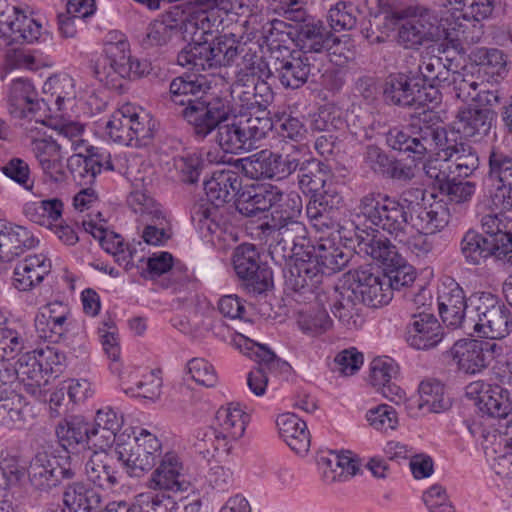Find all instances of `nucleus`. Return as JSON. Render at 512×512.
Returning a JSON list of instances; mask_svg holds the SVG:
<instances>
[{
  "mask_svg": "<svg viewBox=\"0 0 512 512\" xmlns=\"http://www.w3.org/2000/svg\"><path fill=\"white\" fill-rule=\"evenodd\" d=\"M211 90V82L203 75L179 76L169 85L170 100L183 106L180 115L197 140L216 132L234 114L230 100Z\"/></svg>",
  "mask_w": 512,
  "mask_h": 512,
  "instance_id": "nucleus-1",
  "label": "nucleus"
},
{
  "mask_svg": "<svg viewBox=\"0 0 512 512\" xmlns=\"http://www.w3.org/2000/svg\"><path fill=\"white\" fill-rule=\"evenodd\" d=\"M210 36L212 33L196 24L190 42L178 53V64L197 71L235 64L241 42L228 35L215 37L210 41Z\"/></svg>",
  "mask_w": 512,
  "mask_h": 512,
  "instance_id": "nucleus-2",
  "label": "nucleus"
},
{
  "mask_svg": "<svg viewBox=\"0 0 512 512\" xmlns=\"http://www.w3.org/2000/svg\"><path fill=\"white\" fill-rule=\"evenodd\" d=\"M413 118L418 119L422 125L411 124L404 128L394 127L386 133V144L394 151H398L413 161H422L429 152L440 150L446 143L447 130L439 125L431 124L435 113L423 109Z\"/></svg>",
  "mask_w": 512,
  "mask_h": 512,
  "instance_id": "nucleus-3",
  "label": "nucleus"
},
{
  "mask_svg": "<svg viewBox=\"0 0 512 512\" xmlns=\"http://www.w3.org/2000/svg\"><path fill=\"white\" fill-rule=\"evenodd\" d=\"M405 192L400 199L381 192H370L360 199L361 214L372 225L403 241L411 218L410 200Z\"/></svg>",
  "mask_w": 512,
  "mask_h": 512,
  "instance_id": "nucleus-4",
  "label": "nucleus"
},
{
  "mask_svg": "<svg viewBox=\"0 0 512 512\" xmlns=\"http://www.w3.org/2000/svg\"><path fill=\"white\" fill-rule=\"evenodd\" d=\"M390 18L397 25V43L404 49L419 50L439 37V26L432 11L424 6L394 10Z\"/></svg>",
  "mask_w": 512,
  "mask_h": 512,
  "instance_id": "nucleus-5",
  "label": "nucleus"
},
{
  "mask_svg": "<svg viewBox=\"0 0 512 512\" xmlns=\"http://www.w3.org/2000/svg\"><path fill=\"white\" fill-rule=\"evenodd\" d=\"M232 116L233 121L220 124L215 135L216 143L225 153L238 154L250 150L274 127L272 119L267 116Z\"/></svg>",
  "mask_w": 512,
  "mask_h": 512,
  "instance_id": "nucleus-6",
  "label": "nucleus"
},
{
  "mask_svg": "<svg viewBox=\"0 0 512 512\" xmlns=\"http://www.w3.org/2000/svg\"><path fill=\"white\" fill-rule=\"evenodd\" d=\"M272 67L276 78L285 88L302 87L309 78L316 81L324 68L323 58L302 55L288 47L276 45L272 48Z\"/></svg>",
  "mask_w": 512,
  "mask_h": 512,
  "instance_id": "nucleus-7",
  "label": "nucleus"
},
{
  "mask_svg": "<svg viewBox=\"0 0 512 512\" xmlns=\"http://www.w3.org/2000/svg\"><path fill=\"white\" fill-rule=\"evenodd\" d=\"M115 453L129 476L141 477L155 466L162 454V444L155 435L142 429L138 436L117 443Z\"/></svg>",
  "mask_w": 512,
  "mask_h": 512,
  "instance_id": "nucleus-8",
  "label": "nucleus"
},
{
  "mask_svg": "<svg viewBox=\"0 0 512 512\" xmlns=\"http://www.w3.org/2000/svg\"><path fill=\"white\" fill-rule=\"evenodd\" d=\"M77 462L66 452L65 455L38 452L31 459L28 477L31 485L38 490L48 491L76 477Z\"/></svg>",
  "mask_w": 512,
  "mask_h": 512,
  "instance_id": "nucleus-9",
  "label": "nucleus"
},
{
  "mask_svg": "<svg viewBox=\"0 0 512 512\" xmlns=\"http://www.w3.org/2000/svg\"><path fill=\"white\" fill-rule=\"evenodd\" d=\"M512 360H507L499 367V380L502 385H489L477 381L469 384L466 387V395L475 400V404L479 410L489 417L493 418H506L512 413V388L502 382V369L507 363Z\"/></svg>",
  "mask_w": 512,
  "mask_h": 512,
  "instance_id": "nucleus-10",
  "label": "nucleus"
},
{
  "mask_svg": "<svg viewBox=\"0 0 512 512\" xmlns=\"http://www.w3.org/2000/svg\"><path fill=\"white\" fill-rule=\"evenodd\" d=\"M233 266L237 276L254 294L265 292L272 284V271L260 261L259 253L252 244H242L236 248Z\"/></svg>",
  "mask_w": 512,
  "mask_h": 512,
  "instance_id": "nucleus-11",
  "label": "nucleus"
},
{
  "mask_svg": "<svg viewBox=\"0 0 512 512\" xmlns=\"http://www.w3.org/2000/svg\"><path fill=\"white\" fill-rule=\"evenodd\" d=\"M127 203L134 213L140 215L141 221L146 223L142 233L143 240L149 245H164L170 235L165 227V216L155 200L145 192L136 190L129 194Z\"/></svg>",
  "mask_w": 512,
  "mask_h": 512,
  "instance_id": "nucleus-12",
  "label": "nucleus"
},
{
  "mask_svg": "<svg viewBox=\"0 0 512 512\" xmlns=\"http://www.w3.org/2000/svg\"><path fill=\"white\" fill-rule=\"evenodd\" d=\"M231 95L241 115L267 116L268 106L273 102L272 88L264 80L254 82L253 78L238 76L231 86Z\"/></svg>",
  "mask_w": 512,
  "mask_h": 512,
  "instance_id": "nucleus-13",
  "label": "nucleus"
},
{
  "mask_svg": "<svg viewBox=\"0 0 512 512\" xmlns=\"http://www.w3.org/2000/svg\"><path fill=\"white\" fill-rule=\"evenodd\" d=\"M345 278L344 284L353 290L360 304L377 308L392 299L391 289L386 286L383 277L373 273L370 268L349 270Z\"/></svg>",
  "mask_w": 512,
  "mask_h": 512,
  "instance_id": "nucleus-14",
  "label": "nucleus"
},
{
  "mask_svg": "<svg viewBox=\"0 0 512 512\" xmlns=\"http://www.w3.org/2000/svg\"><path fill=\"white\" fill-rule=\"evenodd\" d=\"M423 79L416 73H396L389 75L383 87L384 102L400 108L422 106Z\"/></svg>",
  "mask_w": 512,
  "mask_h": 512,
  "instance_id": "nucleus-15",
  "label": "nucleus"
},
{
  "mask_svg": "<svg viewBox=\"0 0 512 512\" xmlns=\"http://www.w3.org/2000/svg\"><path fill=\"white\" fill-rule=\"evenodd\" d=\"M504 246L502 240L498 245L497 240L469 230L460 242V251L468 265L479 266L492 257L512 265V251L504 249Z\"/></svg>",
  "mask_w": 512,
  "mask_h": 512,
  "instance_id": "nucleus-16",
  "label": "nucleus"
},
{
  "mask_svg": "<svg viewBox=\"0 0 512 512\" xmlns=\"http://www.w3.org/2000/svg\"><path fill=\"white\" fill-rule=\"evenodd\" d=\"M243 345L247 350L253 351L257 359V366L248 373L247 385L253 394L263 396L268 384L267 372L289 368V364L277 357L268 347L241 336L239 346Z\"/></svg>",
  "mask_w": 512,
  "mask_h": 512,
  "instance_id": "nucleus-17",
  "label": "nucleus"
},
{
  "mask_svg": "<svg viewBox=\"0 0 512 512\" xmlns=\"http://www.w3.org/2000/svg\"><path fill=\"white\" fill-rule=\"evenodd\" d=\"M495 348L496 344L481 340L461 339L456 341L446 354L459 371L465 374H475L487 367V353L493 352Z\"/></svg>",
  "mask_w": 512,
  "mask_h": 512,
  "instance_id": "nucleus-18",
  "label": "nucleus"
},
{
  "mask_svg": "<svg viewBox=\"0 0 512 512\" xmlns=\"http://www.w3.org/2000/svg\"><path fill=\"white\" fill-rule=\"evenodd\" d=\"M444 332L437 318L426 312L413 314L406 326L407 343L419 350H428L437 346L443 339Z\"/></svg>",
  "mask_w": 512,
  "mask_h": 512,
  "instance_id": "nucleus-19",
  "label": "nucleus"
},
{
  "mask_svg": "<svg viewBox=\"0 0 512 512\" xmlns=\"http://www.w3.org/2000/svg\"><path fill=\"white\" fill-rule=\"evenodd\" d=\"M196 24L197 22L193 20H177L171 15L164 16L149 24L140 44L144 49L163 46L179 35H183V39L188 40L193 35Z\"/></svg>",
  "mask_w": 512,
  "mask_h": 512,
  "instance_id": "nucleus-20",
  "label": "nucleus"
},
{
  "mask_svg": "<svg viewBox=\"0 0 512 512\" xmlns=\"http://www.w3.org/2000/svg\"><path fill=\"white\" fill-rule=\"evenodd\" d=\"M310 255L298 257L284 270L287 289L300 294H314L322 283L323 274Z\"/></svg>",
  "mask_w": 512,
  "mask_h": 512,
  "instance_id": "nucleus-21",
  "label": "nucleus"
},
{
  "mask_svg": "<svg viewBox=\"0 0 512 512\" xmlns=\"http://www.w3.org/2000/svg\"><path fill=\"white\" fill-rule=\"evenodd\" d=\"M183 471L184 468L179 457L168 452L161 458L159 465L151 474L149 487L171 492L187 491L190 482Z\"/></svg>",
  "mask_w": 512,
  "mask_h": 512,
  "instance_id": "nucleus-22",
  "label": "nucleus"
},
{
  "mask_svg": "<svg viewBox=\"0 0 512 512\" xmlns=\"http://www.w3.org/2000/svg\"><path fill=\"white\" fill-rule=\"evenodd\" d=\"M495 116L490 108L464 107L458 110L453 127L462 137L479 141L489 134Z\"/></svg>",
  "mask_w": 512,
  "mask_h": 512,
  "instance_id": "nucleus-23",
  "label": "nucleus"
},
{
  "mask_svg": "<svg viewBox=\"0 0 512 512\" xmlns=\"http://www.w3.org/2000/svg\"><path fill=\"white\" fill-rule=\"evenodd\" d=\"M294 41L302 55L309 53L323 54L339 43L320 21L302 23L294 27Z\"/></svg>",
  "mask_w": 512,
  "mask_h": 512,
  "instance_id": "nucleus-24",
  "label": "nucleus"
},
{
  "mask_svg": "<svg viewBox=\"0 0 512 512\" xmlns=\"http://www.w3.org/2000/svg\"><path fill=\"white\" fill-rule=\"evenodd\" d=\"M438 310L444 324L458 328L468 323L469 297L458 283H452L438 296Z\"/></svg>",
  "mask_w": 512,
  "mask_h": 512,
  "instance_id": "nucleus-25",
  "label": "nucleus"
},
{
  "mask_svg": "<svg viewBox=\"0 0 512 512\" xmlns=\"http://www.w3.org/2000/svg\"><path fill=\"white\" fill-rule=\"evenodd\" d=\"M70 312L63 302L54 301L44 305L35 318V327L40 336L51 341H58L69 329Z\"/></svg>",
  "mask_w": 512,
  "mask_h": 512,
  "instance_id": "nucleus-26",
  "label": "nucleus"
},
{
  "mask_svg": "<svg viewBox=\"0 0 512 512\" xmlns=\"http://www.w3.org/2000/svg\"><path fill=\"white\" fill-rule=\"evenodd\" d=\"M242 178L238 172L219 170L204 181L207 200L215 207H221L233 200L241 191Z\"/></svg>",
  "mask_w": 512,
  "mask_h": 512,
  "instance_id": "nucleus-27",
  "label": "nucleus"
},
{
  "mask_svg": "<svg viewBox=\"0 0 512 512\" xmlns=\"http://www.w3.org/2000/svg\"><path fill=\"white\" fill-rule=\"evenodd\" d=\"M37 244L38 240L23 226L9 224L0 227V261L2 262L13 261Z\"/></svg>",
  "mask_w": 512,
  "mask_h": 512,
  "instance_id": "nucleus-28",
  "label": "nucleus"
},
{
  "mask_svg": "<svg viewBox=\"0 0 512 512\" xmlns=\"http://www.w3.org/2000/svg\"><path fill=\"white\" fill-rule=\"evenodd\" d=\"M50 101L49 98L37 99V93L30 81L16 79L12 82L9 93V112L16 118L34 116L40 109L41 103Z\"/></svg>",
  "mask_w": 512,
  "mask_h": 512,
  "instance_id": "nucleus-29",
  "label": "nucleus"
},
{
  "mask_svg": "<svg viewBox=\"0 0 512 512\" xmlns=\"http://www.w3.org/2000/svg\"><path fill=\"white\" fill-rule=\"evenodd\" d=\"M85 474L87 484L96 489H112L119 484L113 457L107 452L93 451L85 464Z\"/></svg>",
  "mask_w": 512,
  "mask_h": 512,
  "instance_id": "nucleus-30",
  "label": "nucleus"
},
{
  "mask_svg": "<svg viewBox=\"0 0 512 512\" xmlns=\"http://www.w3.org/2000/svg\"><path fill=\"white\" fill-rule=\"evenodd\" d=\"M332 300L331 311L342 325L349 329L361 327V304L350 287L344 283L335 286Z\"/></svg>",
  "mask_w": 512,
  "mask_h": 512,
  "instance_id": "nucleus-31",
  "label": "nucleus"
},
{
  "mask_svg": "<svg viewBox=\"0 0 512 512\" xmlns=\"http://www.w3.org/2000/svg\"><path fill=\"white\" fill-rule=\"evenodd\" d=\"M63 503L69 512H100L101 493L82 481L69 483L63 492Z\"/></svg>",
  "mask_w": 512,
  "mask_h": 512,
  "instance_id": "nucleus-32",
  "label": "nucleus"
},
{
  "mask_svg": "<svg viewBox=\"0 0 512 512\" xmlns=\"http://www.w3.org/2000/svg\"><path fill=\"white\" fill-rule=\"evenodd\" d=\"M43 36L41 24L23 14L17 15L14 20H0V38L5 45L34 43Z\"/></svg>",
  "mask_w": 512,
  "mask_h": 512,
  "instance_id": "nucleus-33",
  "label": "nucleus"
},
{
  "mask_svg": "<svg viewBox=\"0 0 512 512\" xmlns=\"http://www.w3.org/2000/svg\"><path fill=\"white\" fill-rule=\"evenodd\" d=\"M419 398L410 401L407 409L412 411L417 408L423 413H442L452 406L451 398L446 394L444 385L438 380H424L419 385Z\"/></svg>",
  "mask_w": 512,
  "mask_h": 512,
  "instance_id": "nucleus-34",
  "label": "nucleus"
},
{
  "mask_svg": "<svg viewBox=\"0 0 512 512\" xmlns=\"http://www.w3.org/2000/svg\"><path fill=\"white\" fill-rule=\"evenodd\" d=\"M307 253L323 275L342 270L350 259V253L330 239L321 240L317 245L310 244Z\"/></svg>",
  "mask_w": 512,
  "mask_h": 512,
  "instance_id": "nucleus-35",
  "label": "nucleus"
},
{
  "mask_svg": "<svg viewBox=\"0 0 512 512\" xmlns=\"http://www.w3.org/2000/svg\"><path fill=\"white\" fill-rule=\"evenodd\" d=\"M356 252L365 254L373 260L378 261L383 267L392 263L393 259L399 255L396 247L391 241L383 236L376 234V231L368 232L361 230L355 236Z\"/></svg>",
  "mask_w": 512,
  "mask_h": 512,
  "instance_id": "nucleus-36",
  "label": "nucleus"
},
{
  "mask_svg": "<svg viewBox=\"0 0 512 512\" xmlns=\"http://www.w3.org/2000/svg\"><path fill=\"white\" fill-rule=\"evenodd\" d=\"M50 268L51 264L44 255L27 256L14 269L13 285L19 291H28L43 281Z\"/></svg>",
  "mask_w": 512,
  "mask_h": 512,
  "instance_id": "nucleus-37",
  "label": "nucleus"
},
{
  "mask_svg": "<svg viewBox=\"0 0 512 512\" xmlns=\"http://www.w3.org/2000/svg\"><path fill=\"white\" fill-rule=\"evenodd\" d=\"M439 151L455 166L460 177H469L479 168L480 160L476 149L463 141L449 139L448 133L446 143Z\"/></svg>",
  "mask_w": 512,
  "mask_h": 512,
  "instance_id": "nucleus-38",
  "label": "nucleus"
},
{
  "mask_svg": "<svg viewBox=\"0 0 512 512\" xmlns=\"http://www.w3.org/2000/svg\"><path fill=\"white\" fill-rule=\"evenodd\" d=\"M276 424L280 436L297 454L306 453L310 447V434L306 422L294 413H283L277 417Z\"/></svg>",
  "mask_w": 512,
  "mask_h": 512,
  "instance_id": "nucleus-39",
  "label": "nucleus"
},
{
  "mask_svg": "<svg viewBox=\"0 0 512 512\" xmlns=\"http://www.w3.org/2000/svg\"><path fill=\"white\" fill-rule=\"evenodd\" d=\"M265 237L278 239L284 244H290L302 254L307 252L311 244L306 226L300 221H292L288 224H261L259 226Z\"/></svg>",
  "mask_w": 512,
  "mask_h": 512,
  "instance_id": "nucleus-40",
  "label": "nucleus"
},
{
  "mask_svg": "<svg viewBox=\"0 0 512 512\" xmlns=\"http://www.w3.org/2000/svg\"><path fill=\"white\" fill-rule=\"evenodd\" d=\"M87 151L88 155L77 153L67 160L70 173L80 185L92 184L104 165L102 163L104 153L99 152L95 147H91Z\"/></svg>",
  "mask_w": 512,
  "mask_h": 512,
  "instance_id": "nucleus-41",
  "label": "nucleus"
},
{
  "mask_svg": "<svg viewBox=\"0 0 512 512\" xmlns=\"http://www.w3.org/2000/svg\"><path fill=\"white\" fill-rule=\"evenodd\" d=\"M0 425L7 429H23L27 425L26 404L14 389L0 390Z\"/></svg>",
  "mask_w": 512,
  "mask_h": 512,
  "instance_id": "nucleus-42",
  "label": "nucleus"
},
{
  "mask_svg": "<svg viewBox=\"0 0 512 512\" xmlns=\"http://www.w3.org/2000/svg\"><path fill=\"white\" fill-rule=\"evenodd\" d=\"M275 199L272 201V212L270 221L263 224H288L292 221H299L298 218L302 212L301 196L295 192L284 193L277 189L274 193Z\"/></svg>",
  "mask_w": 512,
  "mask_h": 512,
  "instance_id": "nucleus-43",
  "label": "nucleus"
},
{
  "mask_svg": "<svg viewBox=\"0 0 512 512\" xmlns=\"http://www.w3.org/2000/svg\"><path fill=\"white\" fill-rule=\"evenodd\" d=\"M299 189L306 195L319 192L329 179V170L320 160L315 158L304 159L297 172Z\"/></svg>",
  "mask_w": 512,
  "mask_h": 512,
  "instance_id": "nucleus-44",
  "label": "nucleus"
},
{
  "mask_svg": "<svg viewBox=\"0 0 512 512\" xmlns=\"http://www.w3.org/2000/svg\"><path fill=\"white\" fill-rule=\"evenodd\" d=\"M15 369L17 381L24 385L25 390L33 396L40 395L41 385L47 381L44 378L42 364L36 356L30 353L22 354L15 364Z\"/></svg>",
  "mask_w": 512,
  "mask_h": 512,
  "instance_id": "nucleus-45",
  "label": "nucleus"
},
{
  "mask_svg": "<svg viewBox=\"0 0 512 512\" xmlns=\"http://www.w3.org/2000/svg\"><path fill=\"white\" fill-rule=\"evenodd\" d=\"M474 331L481 337L488 339H502L512 330L510 310L502 305L491 314H486L482 320L473 325Z\"/></svg>",
  "mask_w": 512,
  "mask_h": 512,
  "instance_id": "nucleus-46",
  "label": "nucleus"
},
{
  "mask_svg": "<svg viewBox=\"0 0 512 512\" xmlns=\"http://www.w3.org/2000/svg\"><path fill=\"white\" fill-rule=\"evenodd\" d=\"M411 218H408L409 225L417 230L426 234H435L444 228L447 224L446 211L441 206L440 211L434 209L432 206L429 208L420 205L419 203L413 204L410 201Z\"/></svg>",
  "mask_w": 512,
  "mask_h": 512,
  "instance_id": "nucleus-47",
  "label": "nucleus"
},
{
  "mask_svg": "<svg viewBox=\"0 0 512 512\" xmlns=\"http://www.w3.org/2000/svg\"><path fill=\"white\" fill-rule=\"evenodd\" d=\"M342 202L341 195L332 188L331 183L325 185L319 192L310 196V201L306 206L307 216L322 225L326 223L321 221L327 219L328 213L337 209Z\"/></svg>",
  "mask_w": 512,
  "mask_h": 512,
  "instance_id": "nucleus-48",
  "label": "nucleus"
},
{
  "mask_svg": "<svg viewBox=\"0 0 512 512\" xmlns=\"http://www.w3.org/2000/svg\"><path fill=\"white\" fill-rule=\"evenodd\" d=\"M469 59L479 66L484 74L492 78H503L507 73L506 55L497 48H475L470 52Z\"/></svg>",
  "mask_w": 512,
  "mask_h": 512,
  "instance_id": "nucleus-49",
  "label": "nucleus"
},
{
  "mask_svg": "<svg viewBox=\"0 0 512 512\" xmlns=\"http://www.w3.org/2000/svg\"><path fill=\"white\" fill-rule=\"evenodd\" d=\"M235 167L246 177L253 180L270 179L272 177V151L261 150L250 156L237 159Z\"/></svg>",
  "mask_w": 512,
  "mask_h": 512,
  "instance_id": "nucleus-50",
  "label": "nucleus"
},
{
  "mask_svg": "<svg viewBox=\"0 0 512 512\" xmlns=\"http://www.w3.org/2000/svg\"><path fill=\"white\" fill-rule=\"evenodd\" d=\"M481 227L486 234L485 237L497 240L500 245V240L505 245L503 248L512 251V218L509 214L503 211L497 214H487L481 218Z\"/></svg>",
  "mask_w": 512,
  "mask_h": 512,
  "instance_id": "nucleus-51",
  "label": "nucleus"
},
{
  "mask_svg": "<svg viewBox=\"0 0 512 512\" xmlns=\"http://www.w3.org/2000/svg\"><path fill=\"white\" fill-rule=\"evenodd\" d=\"M135 116V107L126 104L116 110L106 123L110 138L121 145H132L131 117Z\"/></svg>",
  "mask_w": 512,
  "mask_h": 512,
  "instance_id": "nucleus-52",
  "label": "nucleus"
},
{
  "mask_svg": "<svg viewBox=\"0 0 512 512\" xmlns=\"http://www.w3.org/2000/svg\"><path fill=\"white\" fill-rule=\"evenodd\" d=\"M215 419L221 433L232 440H238L243 436L247 415L238 406L231 403L226 407H221L216 412Z\"/></svg>",
  "mask_w": 512,
  "mask_h": 512,
  "instance_id": "nucleus-53",
  "label": "nucleus"
},
{
  "mask_svg": "<svg viewBox=\"0 0 512 512\" xmlns=\"http://www.w3.org/2000/svg\"><path fill=\"white\" fill-rule=\"evenodd\" d=\"M104 52L106 64L114 67L121 77H131L130 44L123 36L116 41H108Z\"/></svg>",
  "mask_w": 512,
  "mask_h": 512,
  "instance_id": "nucleus-54",
  "label": "nucleus"
},
{
  "mask_svg": "<svg viewBox=\"0 0 512 512\" xmlns=\"http://www.w3.org/2000/svg\"><path fill=\"white\" fill-rule=\"evenodd\" d=\"M382 277L384 283L392 292L410 286L415 280V271L399 254L393 259L392 263L383 267Z\"/></svg>",
  "mask_w": 512,
  "mask_h": 512,
  "instance_id": "nucleus-55",
  "label": "nucleus"
},
{
  "mask_svg": "<svg viewBox=\"0 0 512 512\" xmlns=\"http://www.w3.org/2000/svg\"><path fill=\"white\" fill-rule=\"evenodd\" d=\"M43 92L55 98L57 110L61 111L66 101L75 99L74 80L67 74L53 75L44 82Z\"/></svg>",
  "mask_w": 512,
  "mask_h": 512,
  "instance_id": "nucleus-56",
  "label": "nucleus"
},
{
  "mask_svg": "<svg viewBox=\"0 0 512 512\" xmlns=\"http://www.w3.org/2000/svg\"><path fill=\"white\" fill-rule=\"evenodd\" d=\"M504 305L497 296L490 292L478 291L469 296L468 302V323L475 325L482 320L486 314H491Z\"/></svg>",
  "mask_w": 512,
  "mask_h": 512,
  "instance_id": "nucleus-57",
  "label": "nucleus"
},
{
  "mask_svg": "<svg viewBox=\"0 0 512 512\" xmlns=\"http://www.w3.org/2000/svg\"><path fill=\"white\" fill-rule=\"evenodd\" d=\"M90 423L81 416H72L65 420L64 424H59L56 428V434L61 441L67 442L68 446L77 444L88 445Z\"/></svg>",
  "mask_w": 512,
  "mask_h": 512,
  "instance_id": "nucleus-58",
  "label": "nucleus"
},
{
  "mask_svg": "<svg viewBox=\"0 0 512 512\" xmlns=\"http://www.w3.org/2000/svg\"><path fill=\"white\" fill-rule=\"evenodd\" d=\"M487 178L500 185H512V156L499 148L492 147L488 156Z\"/></svg>",
  "mask_w": 512,
  "mask_h": 512,
  "instance_id": "nucleus-59",
  "label": "nucleus"
},
{
  "mask_svg": "<svg viewBox=\"0 0 512 512\" xmlns=\"http://www.w3.org/2000/svg\"><path fill=\"white\" fill-rule=\"evenodd\" d=\"M423 171L431 188L440 194L454 178L451 177L452 164L446 157L427 160L423 165Z\"/></svg>",
  "mask_w": 512,
  "mask_h": 512,
  "instance_id": "nucleus-60",
  "label": "nucleus"
},
{
  "mask_svg": "<svg viewBox=\"0 0 512 512\" xmlns=\"http://www.w3.org/2000/svg\"><path fill=\"white\" fill-rule=\"evenodd\" d=\"M359 8L352 2L339 1L328 12L330 26L335 31L351 30L357 24Z\"/></svg>",
  "mask_w": 512,
  "mask_h": 512,
  "instance_id": "nucleus-61",
  "label": "nucleus"
},
{
  "mask_svg": "<svg viewBox=\"0 0 512 512\" xmlns=\"http://www.w3.org/2000/svg\"><path fill=\"white\" fill-rule=\"evenodd\" d=\"M345 120L339 109L325 105L313 115L311 129L313 131L335 133L345 127Z\"/></svg>",
  "mask_w": 512,
  "mask_h": 512,
  "instance_id": "nucleus-62",
  "label": "nucleus"
},
{
  "mask_svg": "<svg viewBox=\"0 0 512 512\" xmlns=\"http://www.w3.org/2000/svg\"><path fill=\"white\" fill-rule=\"evenodd\" d=\"M464 20L480 22L488 18L493 11L494 0H448Z\"/></svg>",
  "mask_w": 512,
  "mask_h": 512,
  "instance_id": "nucleus-63",
  "label": "nucleus"
},
{
  "mask_svg": "<svg viewBox=\"0 0 512 512\" xmlns=\"http://www.w3.org/2000/svg\"><path fill=\"white\" fill-rule=\"evenodd\" d=\"M297 323L303 333L312 337H316L327 332L333 324L332 319L326 310L301 313Z\"/></svg>",
  "mask_w": 512,
  "mask_h": 512,
  "instance_id": "nucleus-64",
  "label": "nucleus"
}]
</instances>
